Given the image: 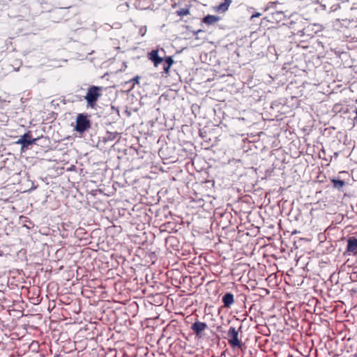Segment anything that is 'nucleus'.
<instances>
[{"instance_id": "nucleus-14", "label": "nucleus", "mask_w": 357, "mask_h": 357, "mask_svg": "<svg viewBox=\"0 0 357 357\" xmlns=\"http://www.w3.org/2000/svg\"><path fill=\"white\" fill-rule=\"evenodd\" d=\"M146 26H142L139 30V34L142 36H144L146 34Z\"/></svg>"}, {"instance_id": "nucleus-10", "label": "nucleus", "mask_w": 357, "mask_h": 357, "mask_svg": "<svg viewBox=\"0 0 357 357\" xmlns=\"http://www.w3.org/2000/svg\"><path fill=\"white\" fill-rule=\"evenodd\" d=\"M219 20H220L219 17H217L215 15H208L203 18L202 22L207 24H213L216 23L217 22H218Z\"/></svg>"}, {"instance_id": "nucleus-7", "label": "nucleus", "mask_w": 357, "mask_h": 357, "mask_svg": "<svg viewBox=\"0 0 357 357\" xmlns=\"http://www.w3.org/2000/svg\"><path fill=\"white\" fill-rule=\"evenodd\" d=\"M31 135L29 132L24 134L17 142V144H20L22 146V147H26L30 144H34L36 141V139H31Z\"/></svg>"}, {"instance_id": "nucleus-12", "label": "nucleus", "mask_w": 357, "mask_h": 357, "mask_svg": "<svg viewBox=\"0 0 357 357\" xmlns=\"http://www.w3.org/2000/svg\"><path fill=\"white\" fill-rule=\"evenodd\" d=\"M331 182L333 183V187L338 190H340L345 185L344 181L342 180L333 178L331 180Z\"/></svg>"}, {"instance_id": "nucleus-15", "label": "nucleus", "mask_w": 357, "mask_h": 357, "mask_svg": "<svg viewBox=\"0 0 357 357\" xmlns=\"http://www.w3.org/2000/svg\"><path fill=\"white\" fill-rule=\"evenodd\" d=\"M189 13V11L188 9H182L180 10V17H183L184 15H186Z\"/></svg>"}, {"instance_id": "nucleus-17", "label": "nucleus", "mask_w": 357, "mask_h": 357, "mask_svg": "<svg viewBox=\"0 0 357 357\" xmlns=\"http://www.w3.org/2000/svg\"><path fill=\"white\" fill-rule=\"evenodd\" d=\"M116 135H117V133H115L114 135H111V137H109V138H110L111 139H115V138H116Z\"/></svg>"}, {"instance_id": "nucleus-3", "label": "nucleus", "mask_w": 357, "mask_h": 357, "mask_svg": "<svg viewBox=\"0 0 357 357\" xmlns=\"http://www.w3.org/2000/svg\"><path fill=\"white\" fill-rule=\"evenodd\" d=\"M91 127V122L86 114H79L76 119V126L75 130L79 132L83 133Z\"/></svg>"}, {"instance_id": "nucleus-9", "label": "nucleus", "mask_w": 357, "mask_h": 357, "mask_svg": "<svg viewBox=\"0 0 357 357\" xmlns=\"http://www.w3.org/2000/svg\"><path fill=\"white\" fill-rule=\"evenodd\" d=\"M232 0H224V2L215 7V10L219 13L227 11L231 3Z\"/></svg>"}, {"instance_id": "nucleus-4", "label": "nucleus", "mask_w": 357, "mask_h": 357, "mask_svg": "<svg viewBox=\"0 0 357 357\" xmlns=\"http://www.w3.org/2000/svg\"><path fill=\"white\" fill-rule=\"evenodd\" d=\"M229 344L232 347L241 348L242 346L241 340L238 339V332L236 330L235 327L231 326L228 331Z\"/></svg>"}, {"instance_id": "nucleus-6", "label": "nucleus", "mask_w": 357, "mask_h": 357, "mask_svg": "<svg viewBox=\"0 0 357 357\" xmlns=\"http://www.w3.org/2000/svg\"><path fill=\"white\" fill-rule=\"evenodd\" d=\"M346 252L351 253L354 255H357V238L355 237H350L347 240V245Z\"/></svg>"}, {"instance_id": "nucleus-18", "label": "nucleus", "mask_w": 357, "mask_h": 357, "mask_svg": "<svg viewBox=\"0 0 357 357\" xmlns=\"http://www.w3.org/2000/svg\"><path fill=\"white\" fill-rule=\"evenodd\" d=\"M116 135H117V133H115L114 135H111V137H109V138H110L111 139H115V138H116Z\"/></svg>"}, {"instance_id": "nucleus-11", "label": "nucleus", "mask_w": 357, "mask_h": 357, "mask_svg": "<svg viewBox=\"0 0 357 357\" xmlns=\"http://www.w3.org/2000/svg\"><path fill=\"white\" fill-rule=\"evenodd\" d=\"M139 79H140V77L139 75H136L132 79H131L127 82H125V83H124L125 85L132 83V84L128 87V91H130L131 90H132L135 87V84L139 83Z\"/></svg>"}, {"instance_id": "nucleus-16", "label": "nucleus", "mask_w": 357, "mask_h": 357, "mask_svg": "<svg viewBox=\"0 0 357 357\" xmlns=\"http://www.w3.org/2000/svg\"><path fill=\"white\" fill-rule=\"evenodd\" d=\"M261 15V14L260 13H255V14H253L252 16H251V19H254L255 17H259Z\"/></svg>"}, {"instance_id": "nucleus-8", "label": "nucleus", "mask_w": 357, "mask_h": 357, "mask_svg": "<svg viewBox=\"0 0 357 357\" xmlns=\"http://www.w3.org/2000/svg\"><path fill=\"white\" fill-rule=\"evenodd\" d=\"M222 301L225 307H230L231 305L234 303V295L231 293L227 292L226 293L222 298Z\"/></svg>"}, {"instance_id": "nucleus-19", "label": "nucleus", "mask_w": 357, "mask_h": 357, "mask_svg": "<svg viewBox=\"0 0 357 357\" xmlns=\"http://www.w3.org/2000/svg\"><path fill=\"white\" fill-rule=\"evenodd\" d=\"M356 116L354 118L355 121H357V109L356 110Z\"/></svg>"}, {"instance_id": "nucleus-1", "label": "nucleus", "mask_w": 357, "mask_h": 357, "mask_svg": "<svg viewBox=\"0 0 357 357\" xmlns=\"http://www.w3.org/2000/svg\"><path fill=\"white\" fill-rule=\"evenodd\" d=\"M102 86H91L88 88L86 94L84 97L88 107L94 108L96 106L98 100L102 96Z\"/></svg>"}, {"instance_id": "nucleus-5", "label": "nucleus", "mask_w": 357, "mask_h": 357, "mask_svg": "<svg viewBox=\"0 0 357 357\" xmlns=\"http://www.w3.org/2000/svg\"><path fill=\"white\" fill-rule=\"evenodd\" d=\"M207 328L208 325L205 322H202L198 319L190 326V329L198 337H202L203 336V333Z\"/></svg>"}, {"instance_id": "nucleus-2", "label": "nucleus", "mask_w": 357, "mask_h": 357, "mask_svg": "<svg viewBox=\"0 0 357 357\" xmlns=\"http://www.w3.org/2000/svg\"><path fill=\"white\" fill-rule=\"evenodd\" d=\"M148 57L151 61L153 62L155 67L163 63L162 68L166 73L169 72V69L173 63V60L171 57L166 58L165 61H164L163 56L159 55L158 50H152L148 54Z\"/></svg>"}, {"instance_id": "nucleus-13", "label": "nucleus", "mask_w": 357, "mask_h": 357, "mask_svg": "<svg viewBox=\"0 0 357 357\" xmlns=\"http://www.w3.org/2000/svg\"><path fill=\"white\" fill-rule=\"evenodd\" d=\"M197 319H197V315H196V314H190V315L187 316L185 318V322L187 324H190L192 325V324L194 323Z\"/></svg>"}]
</instances>
